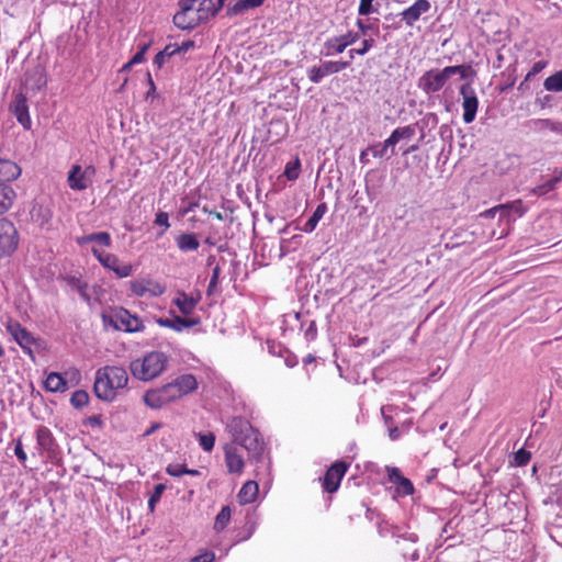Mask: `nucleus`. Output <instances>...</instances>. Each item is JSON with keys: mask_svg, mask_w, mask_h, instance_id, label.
Masks as SVG:
<instances>
[{"mask_svg": "<svg viewBox=\"0 0 562 562\" xmlns=\"http://www.w3.org/2000/svg\"><path fill=\"white\" fill-rule=\"evenodd\" d=\"M196 387L198 382L194 375L182 374L161 387L147 391L143 396V401L148 407L159 409L193 392Z\"/></svg>", "mask_w": 562, "mask_h": 562, "instance_id": "f257e3e1", "label": "nucleus"}, {"mask_svg": "<svg viewBox=\"0 0 562 562\" xmlns=\"http://www.w3.org/2000/svg\"><path fill=\"white\" fill-rule=\"evenodd\" d=\"M127 382L128 375L125 369L106 366L97 371L93 391L98 398L112 402L116 397L117 390L125 387Z\"/></svg>", "mask_w": 562, "mask_h": 562, "instance_id": "f03ea898", "label": "nucleus"}, {"mask_svg": "<svg viewBox=\"0 0 562 562\" xmlns=\"http://www.w3.org/2000/svg\"><path fill=\"white\" fill-rule=\"evenodd\" d=\"M179 5L180 11L173 15V23L180 30L194 29L212 15L211 0H180Z\"/></svg>", "mask_w": 562, "mask_h": 562, "instance_id": "7ed1b4c3", "label": "nucleus"}, {"mask_svg": "<svg viewBox=\"0 0 562 562\" xmlns=\"http://www.w3.org/2000/svg\"><path fill=\"white\" fill-rule=\"evenodd\" d=\"M234 437L235 443L245 448L249 457L258 460L263 452V441L257 430L246 419L241 417L234 418L228 425Z\"/></svg>", "mask_w": 562, "mask_h": 562, "instance_id": "20e7f679", "label": "nucleus"}, {"mask_svg": "<svg viewBox=\"0 0 562 562\" xmlns=\"http://www.w3.org/2000/svg\"><path fill=\"white\" fill-rule=\"evenodd\" d=\"M167 362L166 353H144L131 362L130 370L134 378L146 382L159 376Z\"/></svg>", "mask_w": 562, "mask_h": 562, "instance_id": "39448f33", "label": "nucleus"}, {"mask_svg": "<svg viewBox=\"0 0 562 562\" xmlns=\"http://www.w3.org/2000/svg\"><path fill=\"white\" fill-rule=\"evenodd\" d=\"M104 326H111L116 330L126 333H138L144 329L142 319L130 313L126 308L120 307L109 314H102Z\"/></svg>", "mask_w": 562, "mask_h": 562, "instance_id": "423d86ee", "label": "nucleus"}, {"mask_svg": "<svg viewBox=\"0 0 562 562\" xmlns=\"http://www.w3.org/2000/svg\"><path fill=\"white\" fill-rule=\"evenodd\" d=\"M456 71H459L458 68L430 69L419 77L417 86L426 94L438 92Z\"/></svg>", "mask_w": 562, "mask_h": 562, "instance_id": "0eeeda50", "label": "nucleus"}, {"mask_svg": "<svg viewBox=\"0 0 562 562\" xmlns=\"http://www.w3.org/2000/svg\"><path fill=\"white\" fill-rule=\"evenodd\" d=\"M95 168L92 165L82 168L80 165H72L67 175V182L71 190L83 191L88 189L95 176Z\"/></svg>", "mask_w": 562, "mask_h": 562, "instance_id": "6e6552de", "label": "nucleus"}, {"mask_svg": "<svg viewBox=\"0 0 562 562\" xmlns=\"http://www.w3.org/2000/svg\"><path fill=\"white\" fill-rule=\"evenodd\" d=\"M91 251L102 267L113 271L119 278H127L133 273L132 265L121 263L116 255L105 252L95 246L91 248Z\"/></svg>", "mask_w": 562, "mask_h": 562, "instance_id": "1a4fd4ad", "label": "nucleus"}, {"mask_svg": "<svg viewBox=\"0 0 562 562\" xmlns=\"http://www.w3.org/2000/svg\"><path fill=\"white\" fill-rule=\"evenodd\" d=\"M19 235L12 222L0 220V258L10 256L18 247Z\"/></svg>", "mask_w": 562, "mask_h": 562, "instance_id": "9d476101", "label": "nucleus"}, {"mask_svg": "<svg viewBox=\"0 0 562 562\" xmlns=\"http://www.w3.org/2000/svg\"><path fill=\"white\" fill-rule=\"evenodd\" d=\"M350 67V61L326 60L319 66H313L307 69V78L313 83H319L325 77L337 74Z\"/></svg>", "mask_w": 562, "mask_h": 562, "instance_id": "9b49d317", "label": "nucleus"}, {"mask_svg": "<svg viewBox=\"0 0 562 562\" xmlns=\"http://www.w3.org/2000/svg\"><path fill=\"white\" fill-rule=\"evenodd\" d=\"M132 293L138 297H157L165 293L166 288L153 279H135L130 282Z\"/></svg>", "mask_w": 562, "mask_h": 562, "instance_id": "f8f14e48", "label": "nucleus"}, {"mask_svg": "<svg viewBox=\"0 0 562 562\" xmlns=\"http://www.w3.org/2000/svg\"><path fill=\"white\" fill-rule=\"evenodd\" d=\"M460 94L462 95V108H463V121L469 124L472 123L475 119L479 100L473 87L469 83L463 85L460 88Z\"/></svg>", "mask_w": 562, "mask_h": 562, "instance_id": "ddd939ff", "label": "nucleus"}, {"mask_svg": "<svg viewBox=\"0 0 562 562\" xmlns=\"http://www.w3.org/2000/svg\"><path fill=\"white\" fill-rule=\"evenodd\" d=\"M431 9L428 0H416L411 7L403 10L400 15L408 27H413L420 16Z\"/></svg>", "mask_w": 562, "mask_h": 562, "instance_id": "4468645a", "label": "nucleus"}, {"mask_svg": "<svg viewBox=\"0 0 562 562\" xmlns=\"http://www.w3.org/2000/svg\"><path fill=\"white\" fill-rule=\"evenodd\" d=\"M11 112L16 117V121L23 126L24 130H30L32 126V121L29 113L27 100L24 94L18 93L15 94L11 105Z\"/></svg>", "mask_w": 562, "mask_h": 562, "instance_id": "2eb2a0df", "label": "nucleus"}, {"mask_svg": "<svg viewBox=\"0 0 562 562\" xmlns=\"http://www.w3.org/2000/svg\"><path fill=\"white\" fill-rule=\"evenodd\" d=\"M347 471V465L344 462L334 463L324 476L323 487L328 493L337 491L339 483Z\"/></svg>", "mask_w": 562, "mask_h": 562, "instance_id": "dca6fc26", "label": "nucleus"}, {"mask_svg": "<svg viewBox=\"0 0 562 562\" xmlns=\"http://www.w3.org/2000/svg\"><path fill=\"white\" fill-rule=\"evenodd\" d=\"M66 281L71 290L76 291L89 306H92L93 294L95 293L97 290L95 286L91 288L88 285V283L81 281L79 278L76 277H68Z\"/></svg>", "mask_w": 562, "mask_h": 562, "instance_id": "f3484780", "label": "nucleus"}, {"mask_svg": "<svg viewBox=\"0 0 562 562\" xmlns=\"http://www.w3.org/2000/svg\"><path fill=\"white\" fill-rule=\"evenodd\" d=\"M36 440L37 445L47 452L49 458H55L57 452V445L55 439L50 432V430L46 427H40L36 431Z\"/></svg>", "mask_w": 562, "mask_h": 562, "instance_id": "a211bd4d", "label": "nucleus"}, {"mask_svg": "<svg viewBox=\"0 0 562 562\" xmlns=\"http://www.w3.org/2000/svg\"><path fill=\"white\" fill-rule=\"evenodd\" d=\"M225 462L231 473H240L244 468V460L238 448L232 443L225 447Z\"/></svg>", "mask_w": 562, "mask_h": 562, "instance_id": "6ab92c4d", "label": "nucleus"}, {"mask_svg": "<svg viewBox=\"0 0 562 562\" xmlns=\"http://www.w3.org/2000/svg\"><path fill=\"white\" fill-rule=\"evenodd\" d=\"M8 330L22 349L31 351L33 337L25 328H23L19 323L13 322L8 324Z\"/></svg>", "mask_w": 562, "mask_h": 562, "instance_id": "aec40b11", "label": "nucleus"}, {"mask_svg": "<svg viewBox=\"0 0 562 562\" xmlns=\"http://www.w3.org/2000/svg\"><path fill=\"white\" fill-rule=\"evenodd\" d=\"M157 323L161 327H168L176 331H182L184 328H191L200 324L199 318H183L175 316L173 318H159Z\"/></svg>", "mask_w": 562, "mask_h": 562, "instance_id": "412c9836", "label": "nucleus"}, {"mask_svg": "<svg viewBox=\"0 0 562 562\" xmlns=\"http://www.w3.org/2000/svg\"><path fill=\"white\" fill-rule=\"evenodd\" d=\"M200 297V294L194 297L192 295H188L184 292H178L177 296L172 300V303L183 315H190L195 310Z\"/></svg>", "mask_w": 562, "mask_h": 562, "instance_id": "4be33fe9", "label": "nucleus"}, {"mask_svg": "<svg viewBox=\"0 0 562 562\" xmlns=\"http://www.w3.org/2000/svg\"><path fill=\"white\" fill-rule=\"evenodd\" d=\"M21 168L9 159L0 158V183L11 182L21 176Z\"/></svg>", "mask_w": 562, "mask_h": 562, "instance_id": "5701e85b", "label": "nucleus"}, {"mask_svg": "<svg viewBox=\"0 0 562 562\" xmlns=\"http://www.w3.org/2000/svg\"><path fill=\"white\" fill-rule=\"evenodd\" d=\"M76 243L80 246L94 243L95 247L100 245L103 246L104 248H109L112 246V238L111 235L106 232H98L77 237Z\"/></svg>", "mask_w": 562, "mask_h": 562, "instance_id": "b1692460", "label": "nucleus"}, {"mask_svg": "<svg viewBox=\"0 0 562 562\" xmlns=\"http://www.w3.org/2000/svg\"><path fill=\"white\" fill-rule=\"evenodd\" d=\"M529 128L535 132H543L549 130L557 134H562V122H555L549 119L531 120L528 123Z\"/></svg>", "mask_w": 562, "mask_h": 562, "instance_id": "393cba45", "label": "nucleus"}, {"mask_svg": "<svg viewBox=\"0 0 562 562\" xmlns=\"http://www.w3.org/2000/svg\"><path fill=\"white\" fill-rule=\"evenodd\" d=\"M176 244L180 251L190 252L198 250L200 243L194 233H183L176 237Z\"/></svg>", "mask_w": 562, "mask_h": 562, "instance_id": "a878e982", "label": "nucleus"}, {"mask_svg": "<svg viewBox=\"0 0 562 562\" xmlns=\"http://www.w3.org/2000/svg\"><path fill=\"white\" fill-rule=\"evenodd\" d=\"M16 198L14 189L7 184L0 183V215L8 212Z\"/></svg>", "mask_w": 562, "mask_h": 562, "instance_id": "bb28decb", "label": "nucleus"}, {"mask_svg": "<svg viewBox=\"0 0 562 562\" xmlns=\"http://www.w3.org/2000/svg\"><path fill=\"white\" fill-rule=\"evenodd\" d=\"M258 495V484L255 481L246 482L240 488L237 498L239 504L246 505L252 503Z\"/></svg>", "mask_w": 562, "mask_h": 562, "instance_id": "cd10ccee", "label": "nucleus"}, {"mask_svg": "<svg viewBox=\"0 0 562 562\" xmlns=\"http://www.w3.org/2000/svg\"><path fill=\"white\" fill-rule=\"evenodd\" d=\"M44 386L48 392H65L68 389L66 380L57 372H50L47 375Z\"/></svg>", "mask_w": 562, "mask_h": 562, "instance_id": "c85d7f7f", "label": "nucleus"}, {"mask_svg": "<svg viewBox=\"0 0 562 562\" xmlns=\"http://www.w3.org/2000/svg\"><path fill=\"white\" fill-rule=\"evenodd\" d=\"M263 0H237L233 7L227 10L228 15H243L249 9L260 7Z\"/></svg>", "mask_w": 562, "mask_h": 562, "instance_id": "c756f323", "label": "nucleus"}, {"mask_svg": "<svg viewBox=\"0 0 562 562\" xmlns=\"http://www.w3.org/2000/svg\"><path fill=\"white\" fill-rule=\"evenodd\" d=\"M346 49V46L344 45L341 38L338 36H331L328 37L324 42V52L323 54L325 56H333L336 54H341Z\"/></svg>", "mask_w": 562, "mask_h": 562, "instance_id": "7c9ffc66", "label": "nucleus"}, {"mask_svg": "<svg viewBox=\"0 0 562 562\" xmlns=\"http://www.w3.org/2000/svg\"><path fill=\"white\" fill-rule=\"evenodd\" d=\"M30 214L32 220L41 226L48 223L52 218L50 211L41 204L33 205Z\"/></svg>", "mask_w": 562, "mask_h": 562, "instance_id": "2f4dec72", "label": "nucleus"}, {"mask_svg": "<svg viewBox=\"0 0 562 562\" xmlns=\"http://www.w3.org/2000/svg\"><path fill=\"white\" fill-rule=\"evenodd\" d=\"M326 210H327V206H326L325 203L319 204L316 207V210L314 211L313 215L304 224L302 231L305 232V233H312L316 228V226H317L318 222L321 221V218L326 213Z\"/></svg>", "mask_w": 562, "mask_h": 562, "instance_id": "473e14b6", "label": "nucleus"}, {"mask_svg": "<svg viewBox=\"0 0 562 562\" xmlns=\"http://www.w3.org/2000/svg\"><path fill=\"white\" fill-rule=\"evenodd\" d=\"M561 179H562V172L558 177H554V178L546 181L544 183L533 188L530 191V193L533 195H546L547 193L553 191L557 188V184L561 181Z\"/></svg>", "mask_w": 562, "mask_h": 562, "instance_id": "72a5a7b5", "label": "nucleus"}, {"mask_svg": "<svg viewBox=\"0 0 562 562\" xmlns=\"http://www.w3.org/2000/svg\"><path fill=\"white\" fill-rule=\"evenodd\" d=\"M543 87L547 91L562 92V70H559L553 75L549 76L544 80Z\"/></svg>", "mask_w": 562, "mask_h": 562, "instance_id": "f704fd0d", "label": "nucleus"}, {"mask_svg": "<svg viewBox=\"0 0 562 562\" xmlns=\"http://www.w3.org/2000/svg\"><path fill=\"white\" fill-rule=\"evenodd\" d=\"M176 46L168 44L162 50H160L154 58L153 64L158 68H162L166 60L176 55Z\"/></svg>", "mask_w": 562, "mask_h": 562, "instance_id": "c9c22d12", "label": "nucleus"}, {"mask_svg": "<svg viewBox=\"0 0 562 562\" xmlns=\"http://www.w3.org/2000/svg\"><path fill=\"white\" fill-rule=\"evenodd\" d=\"M497 213H499V220H507L509 218V205H497L490 210H486L480 214V216L485 218H493Z\"/></svg>", "mask_w": 562, "mask_h": 562, "instance_id": "e433bc0d", "label": "nucleus"}, {"mask_svg": "<svg viewBox=\"0 0 562 562\" xmlns=\"http://www.w3.org/2000/svg\"><path fill=\"white\" fill-rule=\"evenodd\" d=\"M231 508L228 506H224L221 512L217 514L214 522V529L216 531H222L227 526L231 520Z\"/></svg>", "mask_w": 562, "mask_h": 562, "instance_id": "4c0bfd02", "label": "nucleus"}, {"mask_svg": "<svg viewBox=\"0 0 562 562\" xmlns=\"http://www.w3.org/2000/svg\"><path fill=\"white\" fill-rule=\"evenodd\" d=\"M391 135L396 142H400L402 139H409L415 135V127L412 125L397 127L391 133Z\"/></svg>", "mask_w": 562, "mask_h": 562, "instance_id": "58836bf2", "label": "nucleus"}, {"mask_svg": "<svg viewBox=\"0 0 562 562\" xmlns=\"http://www.w3.org/2000/svg\"><path fill=\"white\" fill-rule=\"evenodd\" d=\"M88 402H89V394L83 390L74 392V394L71 395V398H70L71 405L76 408H81V407L86 406L88 404Z\"/></svg>", "mask_w": 562, "mask_h": 562, "instance_id": "ea45409f", "label": "nucleus"}, {"mask_svg": "<svg viewBox=\"0 0 562 562\" xmlns=\"http://www.w3.org/2000/svg\"><path fill=\"white\" fill-rule=\"evenodd\" d=\"M199 442L204 451H211L215 443V436L212 432L199 434Z\"/></svg>", "mask_w": 562, "mask_h": 562, "instance_id": "a19ab883", "label": "nucleus"}, {"mask_svg": "<svg viewBox=\"0 0 562 562\" xmlns=\"http://www.w3.org/2000/svg\"><path fill=\"white\" fill-rule=\"evenodd\" d=\"M165 490H166V485L165 484H157L154 487V492H153L151 496L148 499V507H149L150 512H154L155 506L159 502V499H160V497H161V495H162Z\"/></svg>", "mask_w": 562, "mask_h": 562, "instance_id": "79ce46f5", "label": "nucleus"}, {"mask_svg": "<svg viewBox=\"0 0 562 562\" xmlns=\"http://www.w3.org/2000/svg\"><path fill=\"white\" fill-rule=\"evenodd\" d=\"M530 458L531 453L526 449L521 448L514 454V464L516 467H524L530 461Z\"/></svg>", "mask_w": 562, "mask_h": 562, "instance_id": "37998d69", "label": "nucleus"}, {"mask_svg": "<svg viewBox=\"0 0 562 562\" xmlns=\"http://www.w3.org/2000/svg\"><path fill=\"white\" fill-rule=\"evenodd\" d=\"M299 170L300 161L296 159L286 164L284 175L289 180H295L299 177Z\"/></svg>", "mask_w": 562, "mask_h": 562, "instance_id": "c03bdc74", "label": "nucleus"}, {"mask_svg": "<svg viewBox=\"0 0 562 562\" xmlns=\"http://www.w3.org/2000/svg\"><path fill=\"white\" fill-rule=\"evenodd\" d=\"M155 224L164 227V229L158 234V236H162L165 232L170 227L168 213L158 212L156 214Z\"/></svg>", "mask_w": 562, "mask_h": 562, "instance_id": "a18cd8bd", "label": "nucleus"}, {"mask_svg": "<svg viewBox=\"0 0 562 562\" xmlns=\"http://www.w3.org/2000/svg\"><path fill=\"white\" fill-rule=\"evenodd\" d=\"M150 43H143L139 45L138 52L133 56V58L130 60V65H137L145 60V54L147 49L149 48Z\"/></svg>", "mask_w": 562, "mask_h": 562, "instance_id": "49530a36", "label": "nucleus"}, {"mask_svg": "<svg viewBox=\"0 0 562 562\" xmlns=\"http://www.w3.org/2000/svg\"><path fill=\"white\" fill-rule=\"evenodd\" d=\"M548 66V61L547 60H539V61H536L531 69L527 72L526 77H525V81H529L531 78H533L536 75H538L539 72H541L546 67Z\"/></svg>", "mask_w": 562, "mask_h": 562, "instance_id": "de8ad7c7", "label": "nucleus"}, {"mask_svg": "<svg viewBox=\"0 0 562 562\" xmlns=\"http://www.w3.org/2000/svg\"><path fill=\"white\" fill-rule=\"evenodd\" d=\"M374 158L391 157L387 155V149L383 147L382 143H376L368 147Z\"/></svg>", "mask_w": 562, "mask_h": 562, "instance_id": "09e8293b", "label": "nucleus"}, {"mask_svg": "<svg viewBox=\"0 0 562 562\" xmlns=\"http://www.w3.org/2000/svg\"><path fill=\"white\" fill-rule=\"evenodd\" d=\"M396 485L398 493L403 495H411L414 492L413 483L406 477H403Z\"/></svg>", "mask_w": 562, "mask_h": 562, "instance_id": "8fccbe9b", "label": "nucleus"}, {"mask_svg": "<svg viewBox=\"0 0 562 562\" xmlns=\"http://www.w3.org/2000/svg\"><path fill=\"white\" fill-rule=\"evenodd\" d=\"M373 1L374 0H360L358 13L360 15H369L374 12L373 9Z\"/></svg>", "mask_w": 562, "mask_h": 562, "instance_id": "3c124183", "label": "nucleus"}, {"mask_svg": "<svg viewBox=\"0 0 562 562\" xmlns=\"http://www.w3.org/2000/svg\"><path fill=\"white\" fill-rule=\"evenodd\" d=\"M304 337L307 341H313L317 337V327L314 321H310L306 325Z\"/></svg>", "mask_w": 562, "mask_h": 562, "instance_id": "603ef678", "label": "nucleus"}, {"mask_svg": "<svg viewBox=\"0 0 562 562\" xmlns=\"http://www.w3.org/2000/svg\"><path fill=\"white\" fill-rule=\"evenodd\" d=\"M339 37L341 38L344 45L346 46V48L356 43L359 38H360V34L357 33V32H347L346 34L344 35H339Z\"/></svg>", "mask_w": 562, "mask_h": 562, "instance_id": "864d4df0", "label": "nucleus"}, {"mask_svg": "<svg viewBox=\"0 0 562 562\" xmlns=\"http://www.w3.org/2000/svg\"><path fill=\"white\" fill-rule=\"evenodd\" d=\"M220 273H221V268L218 266H215L212 270V276H211V280L209 283V288H207V294H211L212 290L216 288V285L218 283Z\"/></svg>", "mask_w": 562, "mask_h": 562, "instance_id": "5fc2aeb1", "label": "nucleus"}, {"mask_svg": "<svg viewBox=\"0 0 562 562\" xmlns=\"http://www.w3.org/2000/svg\"><path fill=\"white\" fill-rule=\"evenodd\" d=\"M167 473L171 476H180L184 474L186 465L182 464H169L166 469Z\"/></svg>", "mask_w": 562, "mask_h": 562, "instance_id": "6e6d98bb", "label": "nucleus"}, {"mask_svg": "<svg viewBox=\"0 0 562 562\" xmlns=\"http://www.w3.org/2000/svg\"><path fill=\"white\" fill-rule=\"evenodd\" d=\"M374 46V40L373 38H366L361 43V47L357 48L358 55H366L372 47Z\"/></svg>", "mask_w": 562, "mask_h": 562, "instance_id": "4d7b16f0", "label": "nucleus"}, {"mask_svg": "<svg viewBox=\"0 0 562 562\" xmlns=\"http://www.w3.org/2000/svg\"><path fill=\"white\" fill-rule=\"evenodd\" d=\"M172 45L176 46V48H178L176 50V55L177 54H186L187 52H189L190 49H192L194 47V42L193 41H184L181 44H172Z\"/></svg>", "mask_w": 562, "mask_h": 562, "instance_id": "13d9d810", "label": "nucleus"}, {"mask_svg": "<svg viewBox=\"0 0 562 562\" xmlns=\"http://www.w3.org/2000/svg\"><path fill=\"white\" fill-rule=\"evenodd\" d=\"M387 474H389V480L394 484H397L404 477L401 474L400 469H397V468L387 469Z\"/></svg>", "mask_w": 562, "mask_h": 562, "instance_id": "bf43d9fd", "label": "nucleus"}, {"mask_svg": "<svg viewBox=\"0 0 562 562\" xmlns=\"http://www.w3.org/2000/svg\"><path fill=\"white\" fill-rule=\"evenodd\" d=\"M446 68H458L459 71H456L454 75H459L461 79H465L469 71L472 70L470 65L447 66Z\"/></svg>", "mask_w": 562, "mask_h": 562, "instance_id": "052dcab7", "label": "nucleus"}, {"mask_svg": "<svg viewBox=\"0 0 562 562\" xmlns=\"http://www.w3.org/2000/svg\"><path fill=\"white\" fill-rule=\"evenodd\" d=\"M398 142H396L392 135H390L383 143V147L387 150L390 149V156H394L396 154L395 146Z\"/></svg>", "mask_w": 562, "mask_h": 562, "instance_id": "680f3d73", "label": "nucleus"}, {"mask_svg": "<svg viewBox=\"0 0 562 562\" xmlns=\"http://www.w3.org/2000/svg\"><path fill=\"white\" fill-rule=\"evenodd\" d=\"M215 555L211 551H206L198 557H194L190 562H213Z\"/></svg>", "mask_w": 562, "mask_h": 562, "instance_id": "e2e57ef3", "label": "nucleus"}, {"mask_svg": "<svg viewBox=\"0 0 562 562\" xmlns=\"http://www.w3.org/2000/svg\"><path fill=\"white\" fill-rule=\"evenodd\" d=\"M14 453L16 456V458L21 461V462H25L26 461V453L24 452L23 448H22V443H21V440H18L16 443H15V448H14Z\"/></svg>", "mask_w": 562, "mask_h": 562, "instance_id": "0e129e2a", "label": "nucleus"}, {"mask_svg": "<svg viewBox=\"0 0 562 562\" xmlns=\"http://www.w3.org/2000/svg\"><path fill=\"white\" fill-rule=\"evenodd\" d=\"M508 205H509V212L514 211L517 214L522 215V209H521L520 201H515L513 203H509Z\"/></svg>", "mask_w": 562, "mask_h": 562, "instance_id": "69168bd1", "label": "nucleus"}, {"mask_svg": "<svg viewBox=\"0 0 562 562\" xmlns=\"http://www.w3.org/2000/svg\"><path fill=\"white\" fill-rule=\"evenodd\" d=\"M147 81H148V85H149V90H148V92H147V97H150V95H153V94L155 93V91H156V86H155V83H154V80H153V78H151L150 72H147Z\"/></svg>", "mask_w": 562, "mask_h": 562, "instance_id": "338daca9", "label": "nucleus"}, {"mask_svg": "<svg viewBox=\"0 0 562 562\" xmlns=\"http://www.w3.org/2000/svg\"><path fill=\"white\" fill-rule=\"evenodd\" d=\"M286 367L292 368L297 363V359L294 355L288 353V357L284 359Z\"/></svg>", "mask_w": 562, "mask_h": 562, "instance_id": "774afa93", "label": "nucleus"}]
</instances>
